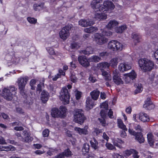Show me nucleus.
<instances>
[{"label": "nucleus", "instance_id": "obj_37", "mask_svg": "<svg viewBox=\"0 0 158 158\" xmlns=\"http://www.w3.org/2000/svg\"><path fill=\"white\" fill-rule=\"evenodd\" d=\"M118 125L119 127L122 129L126 131L127 130L126 126L124 125L121 119H119L118 120Z\"/></svg>", "mask_w": 158, "mask_h": 158}, {"label": "nucleus", "instance_id": "obj_60", "mask_svg": "<svg viewBox=\"0 0 158 158\" xmlns=\"http://www.w3.org/2000/svg\"><path fill=\"white\" fill-rule=\"evenodd\" d=\"M139 153L136 150H134V152L132 154L133 158H139V156L138 155Z\"/></svg>", "mask_w": 158, "mask_h": 158}, {"label": "nucleus", "instance_id": "obj_1", "mask_svg": "<svg viewBox=\"0 0 158 158\" xmlns=\"http://www.w3.org/2000/svg\"><path fill=\"white\" fill-rule=\"evenodd\" d=\"M102 2V0H93L91 3V6L95 11L103 10V12H106L109 10H113L114 8V4L110 1H106L104 2L103 5H101L100 3Z\"/></svg>", "mask_w": 158, "mask_h": 158}, {"label": "nucleus", "instance_id": "obj_46", "mask_svg": "<svg viewBox=\"0 0 158 158\" xmlns=\"http://www.w3.org/2000/svg\"><path fill=\"white\" fill-rule=\"evenodd\" d=\"M28 21L31 24H35L37 22V19L33 18L28 17L27 18Z\"/></svg>", "mask_w": 158, "mask_h": 158}, {"label": "nucleus", "instance_id": "obj_35", "mask_svg": "<svg viewBox=\"0 0 158 158\" xmlns=\"http://www.w3.org/2000/svg\"><path fill=\"white\" fill-rule=\"evenodd\" d=\"M102 74L103 76L105 77V79L107 81H110L111 79V76L109 74V73L104 70H101Z\"/></svg>", "mask_w": 158, "mask_h": 158}, {"label": "nucleus", "instance_id": "obj_21", "mask_svg": "<svg viewBox=\"0 0 158 158\" xmlns=\"http://www.w3.org/2000/svg\"><path fill=\"white\" fill-rule=\"evenodd\" d=\"M109 67V64L106 62H101L97 64V67L100 69L101 70H104L106 69H108Z\"/></svg>", "mask_w": 158, "mask_h": 158}, {"label": "nucleus", "instance_id": "obj_29", "mask_svg": "<svg viewBox=\"0 0 158 158\" xmlns=\"http://www.w3.org/2000/svg\"><path fill=\"white\" fill-rule=\"evenodd\" d=\"M81 52L84 54L89 55L93 53L94 49L91 47H89L86 48L85 50H82Z\"/></svg>", "mask_w": 158, "mask_h": 158}, {"label": "nucleus", "instance_id": "obj_26", "mask_svg": "<svg viewBox=\"0 0 158 158\" xmlns=\"http://www.w3.org/2000/svg\"><path fill=\"white\" fill-rule=\"evenodd\" d=\"M153 136L151 133H149L147 135V139L148 143L151 146H153L154 142Z\"/></svg>", "mask_w": 158, "mask_h": 158}, {"label": "nucleus", "instance_id": "obj_44", "mask_svg": "<svg viewBox=\"0 0 158 158\" xmlns=\"http://www.w3.org/2000/svg\"><path fill=\"white\" fill-rule=\"evenodd\" d=\"M124 79L126 83L130 82L132 81L131 79L128 75L127 74H124Z\"/></svg>", "mask_w": 158, "mask_h": 158}, {"label": "nucleus", "instance_id": "obj_31", "mask_svg": "<svg viewBox=\"0 0 158 158\" xmlns=\"http://www.w3.org/2000/svg\"><path fill=\"white\" fill-rule=\"evenodd\" d=\"M101 60V58L99 56L94 55L89 58V60L90 62L97 63Z\"/></svg>", "mask_w": 158, "mask_h": 158}, {"label": "nucleus", "instance_id": "obj_25", "mask_svg": "<svg viewBox=\"0 0 158 158\" xmlns=\"http://www.w3.org/2000/svg\"><path fill=\"white\" fill-rule=\"evenodd\" d=\"M135 86L136 88L134 90V93L135 95L142 92L143 90V87L142 84L140 83H137L135 85Z\"/></svg>", "mask_w": 158, "mask_h": 158}, {"label": "nucleus", "instance_id": "obj_63", "mask_svg": "<svg viewBox=\"0 0 158 158\" xmlns=\"http://www.w3.org/2000/svg\"><path fill=\"white\" fill-rule=\"evenodd\" d=\"M60 77L61 75L59 73H58L56 75H55L54 77L53 76L52 77V80L54 81H56L57 80V79Z\"/></svg>", "mask_w": 158, "mask_h": 158}, {"label": "nucleus", "instance_id": "obj_39", "mask_svg": "<svg viewBox=\"0 0 158 158\" xmlns=\"http://www.w3.org/2000/svg\"><path fill=\"white\" fill-rule=\"evenodd\" d=\"M113 79L114 82L116 84L118 85L123 84V81L120 78V76L114 78V77H113Z\"/></svg>", "mask_w": 158, "mask_h": 158}, {"label": "nucleus", "instance_id": "obj_40", "mask_svg": "<svg viewBox=\"0 0 158 158\" xmlns=\"http://www.w3.org/2000/svg\"><path fill=\"white\" fill-rule=\"evenodd\" d=\"M127 75L132 80L135 79L137 77V74L134 70H132L130 73H127Z\"/></svg>", "mask_w": 158, "mask_h": 158}, {"label": "nucleus", "instance_id": "obj_52", "mask_svg": "<svg viewBox=\"0 0 158 158\" xmlns=\"http://www.w3.org/2000/svg\"><path fill=\"white\" fill-rule=\"evenodd\" d=\"M70 79L71 81L75 83L77 81V78L75 76V75L73 74H72L70 76Z\"/></svg>", "mask_w": 158, "mask_h": 158}, {"label": "nucleus", "instance_id": "obj_28", "mask_svg": "<svg viewBox=\"0 0 158 158\" xmlns=\"http://www.w3.org/2000/svg\"><path fill=\"white\" fill-rule=\"evenodd\" d=\"M118 24V22L115 20H113L109 22L108 24L106 25V27L108 29H111L117 25Z\"/></svg>", "mask_w": 158, "mask_h": 158}, {"label": "nucleus", "instance_id": "obj_8", "mask_svg": "<svg viewBox=\"0 0 158 158\" xmlns=\"http://www.w3.org/2000/svg\"><path fill=\"white\" fill-rule=\"evenodd\" d=\"M139 64L141 69L146 71L151 70L153 66V63L152 62L146 59H140Z\"/></svg>", "mask_w": 158, "mask_h": 158}, {"label": "nucleus", "instance_id": "obj_34", "mask_svg": "<svg viewBox=\"0 0 158 158\" xmlns=\"http://www.w3.org/2000/svg\"><path fill=\"white\" fill-rule=\"evenodd\" d=\"M90 142L91 144V147L94 149H98V143L96 140L94 138L92 140L90 141Z\"/></svg>", "mask_w": 158, "mask_h": 158}, {"label": "nucleus", "instance_id": "obj_12", "mask_svg": "<svg viewBox=\"0 0 158 158\" xmlns=\"http://www.w3.org/2000/svg\"><path fill=\"white\" fill-rule=\"evenodd\" d=\"M94 9L95 11L94 18L96 20H104L107 18V15L105 14L106 12L102 13L103 10H99L98 9V11H96L95 9Z\"/></svg>", "mask_w": 158, "mask_h": 158}, {"label": "nucleus", "instance_id": "obj_30", "mask_svg": "<svg viewBox=\"0 0 158 158\" xmlns=\"http://www.w3.org/2000/svg\"><path fill=\"white\" fill-rule=\"evenodd\" d=\"M135 139L137 140L140 143H143L144 141V138L143 137L142 133L140 132L137 133L135 136Z\"/></svg>", "mask_w": 158, "mask_h": 158}, {"label": "nucleus", "instance_id": "obj_42", "mask_svg": "<svg viewBox=\"0 0 158 158\" xmlns=\"http://www.w3.org/2000/svg\"><path fill=\"white\" fill-rule=\"evenodd\" d=\"M24 102L27 104L30 105L32 103L33 100L30 97L27 96L26 97L25 99L24 100Z\"/></svg>", "mask_w": 158, "mask_h": 158}, {"label": "nucleus", "instance_id": "obj_13", "mask_svg": "<svg viewBox=\"0 0 158 158\" xmlns=\"http://www.w3.org/2000/svg\"><path fill=\"white\" fill-rule=\"evenodd\" d=\"M78 61L81 64L83 67L87 68L90 66L89 61L85 56H81L78 58Z\"/></svg>", "mask_w": 158, "mask_h": 158}, {"label": "nucleus", "instance_id": "obj_10", "mask_svg": "<svg viewBox=\"0 0 158 158\" xmlns=\"http://www.w3.org/2000/svg\"><path fill=\"white\" fill-rule=\"evenodd\" d=\"M72 27L71 24H69L63 28L59 33L60 38L63 40L68 38L70 35L69 31Z\"/></svg>", "mask_w": 158, "mask_h": 158}, {"label": "nucleus", "instance_id": "obj_64", "mask_svg": "<svg viewBox=\"0 0 158 158\" xmlns=\"http://www.w3.org/2000/svg\"><path fill=\"white\" fill-rule=\"evenodd\" d=\"M114 158H124V157L119 154L114 153L113 155Z\"/></svg>", "mask_w": 158, "mask_h": 158}, {"label": "nucleus", "instance_id": "obj_19", "mask_svg": "<svg viewBox=\"0 0 158 158\" xmlns=\"http://www.w3.org/2000/svg\"><path fill=\"white\" fill-rule=\"evenodd\" d=\"M139 118L141 121L144 122L149 120V117L146 113L143 112L139 113Z\"/></svg>", "mask_w": 158, "mask_h": 158}, {"label": "nucleus", "instance_id": "obj_51", "mask_svg": "<svg viewBox=\"0 0 158 158\" xmlns=\"http://www.w3.org/2000/svg\"><path fill=\"white\" fill-rule=\"evenodd\" d=\"M49 131L48 129H45L43 132V135L44 137H47L49 135Z\"/></svg>", "mask_w": 158, "mask_h": 158}, {"label": "nucleus", "instance_id": "obj_54", "mask_svg": "<svg viewBox=\"0 0 158 158\" xmlns=\"http://www.w3.org/2000/svg\"><path fill=\"white\" fill-rule=\"evenodd\" d=\"M47 50L50 54L51 55H54L55 54L54 51L52 48H47Z\"/></svg>", "mask_w": 158, "mask_h": 158}, {"label": "nucleus", "instance_id": "obj_56", "mask_svg": "<svg viewBox=\"0 0 158 158\" xmlns=\"http://www.w3.org/2000/svg\"><path fill=\"white\" fill-rule=\"evenodd\" d=\"M106 145L107 148L109 149L113 150L114 149H115L114 146L110 143H107Z\"/></svg>", "mask_w": 158, "mask_h": 158}, {"label": "nucleus", "instance_id": "obj_49", "mask_svg": "<svg viewBox=\"0 0 158 158\" xmlns=\"http://www.w3.org/2000/svg\"><path fill=\"white\" fill-rule=\"evenodd\" d=\"M120 73H119L118 71L116 69L115 70L113 71V78H116V77L120 76Z\"/></svg>", "mask_w": 158, "mask_h": 158}, {"label": "nucleus", "instance_id": "obj_4", "mask_svg": "<svg viewBox=\"0 0 158 158\" xmlns=\"http://www.w3.org/2000/svg\"><path fill=\"white\" fill-rule=\"evenodd\" d=\"M74 122L81 124L86 119L83 110L81 109H75L73 112Z\"/></svg>", "mask_w": 158, "mask_h": 158}, {"label": "nucleus", "instance_id": "obj_7", "mask_svg": "<svg viewBox=\"0 0 158 158\" xmlns=\"http://www.w3.org/2000/svg\"><path fill=\"white\" fill-rule=\"evenodd\" d=\"M101 108L103 109L100 112V114L102 118H98V120L102 126H105L106 124L105 119L107 114V111L108 109V104L106 102L102 103L101 105Z\"/></svg>", "mask_w": 158, "mask_h": 158}, {"label": "nucleus", "instance_id": "obj_2", "mask_svg": "<svg viewBox=\"0 0 158 158\" xmlns=\"http://www.w3.org/2000/svg\"><path fill=\"white\" fill-rule=\"evenodd\" d=\"M102 2V0H93L91 3V6L95 11L103 10V12H106L109 10H113L114 8V4L110 1H106L104 2L103 5H101L100 3Z\"/></svg>", "mask_w": 158, "mask_h": 158}, {"label": "nucleus", "instance_id": "obj_3", "mask_svg": "<svg viewBox=\"0 0 158 158\" xmlns=\"http://www.w3.org/2000/svg\"><path fill=\"white\" fill-rule=\"evenodd\" d=\"M72 86L70 85H68L67 86H64L62 88L60 93V99L62 101L64 104H68L69 103L70 96L69 95V89H70Z\"/></svg>", "mask_w": 158, "mask_h": 158}, {"label": "nucleus", "instance_id": "obj_55", "mask_svg": "<svg viewBox=\"0 0 158 158\" xmlns=\"http://www.w3.org/2000/svg\"><path fill=\"white\" fill-rule=\"evenodd\" d=\"M134 149H131L130 150H127L125 152L126 155L127 156H129L131 154H133L134 152Z\"/></svg>", "mask_w": 158, "mask_h": 158}, {"label": "nucleus", "instance_id": "obj_48", "mask_svg": "<svg viewBox=\"0 0 158 158\" xmlns=\"http://www.w3.org/2000/svg\"><path fill=\"white\" fill-rule=\"evenodd\" d=\"M4 150V151H13L15 150V148L12 145H9V146H7L5 149Z\"/></svg>", "mask_w": 158, "mask_h": 158}, {"label": "nucleus", "instance_id": "obj_45", "mask_svg": "<svg viewBox=\"0 0 158 158\" xmlns=\"http://www.w3.org/2000/svg\"><path fill=\"white\" fill-rule=\"evenodd\" d=\"M63 152L64 157H69L71 155L72 152L69 148L65 149Z\"/></svg>", "mask_w": 158, "mask_h": 158}, {"label": "nucleus", "instance_id": "obj_24", "mask_svg": "<svg viewBox=\"0 0 158 158\" xmlns=\"http://www.w3.org/2000/svg\"><path fill=\"white\" fill-rule=\"evenodd\" d=\"M52 116L54 118L60 117L59 110L57 108H53L51 111Z\"/></svg>", "mask_w": 158, "mask_h": 158}, {"label": "nucleus", "instance_id": "obj_32", "mask_svg": "<svg viewBox=\"0 0 158 158\" xmlns=\"http://www.w3.org/2000/svg\"><path fill=\"white\" fill-rule=\"evenodd\" d=\"M60 110H59L60 117L61 118H63L66 115L67 110L65 107L62 106L60 107Z\"/></svg>", "mask_w": 158, "mask_h": 158}, {"label": "nucleus", "instance_id": "obj_11", "mask_svg": "<svg viewBox=\"0 0 158 158\" xmlns=\"http://www.w3.org/2000/svg\"><path fill=\"white\" fill-rule=\"evenodd\" d=\"M94 40L99 45H102L107 43V38L103 36L101 33H96L94 35Z\"/></svg>", "mask_w": 158, "mask_h": 158}, {"label": "nucleus", "instance_id": "obj_53", "mask_svg": "<svg viewBox=\"0 0 158 158\" xmlns=\"http://www.w3.org/2000/svg\"><path fill=\"white\" fill-rule=\"evenodd\" d=\"M80 46L79 45V44L77 43L74 42L72 43L71 44V48L72 49H77Z\"/></svg>", "mask_w": 158, "mask_h": 158}, {"label": "nucleus", "instance_id": "obj_43", "mask_svg": "<svg viewBox=\"0 0 158 158\" xmlns=\"http://www.w3.org/2000/svg\"><path fill=\"white\" fill-rule=\"evenodd\" d=\"M101 34L104 36H110L112 35V33L111 31H106V30H103L102 31Z\"/></svg>", "mask_w": 158, "mask_h": 158}, {"label": "nucleus", "instance_id": "obj_57", "mask_svg": "<svg viewBox=\"0 0 158 158\" xmlns=\"http://www.w3.org/2000/svg\"><path fill=\"white\" fill-rule=\"evenodd\" d=\"M109 55V53L106 52H103L99 54V55L101 57H103L105 56H107Z\"/></svg>", "mask_w": 158, "mask_h": 158}, {"label": "nucleus", "instance_id": "obj_50", "mask_svg": "<svg viewBox=\"0 0 158 158\" xmlns=\"http://www.w3.org/2000/svg\"><path fill=\"white\" fill-rule=\"evenodd\" d=\"M33 8L35 10L37 11L40 10L41 9L42 7L41 5L38 4H35L33 5Z\"/></svg>", "mask_w": 158, "mask_h": 158}, {"label": "nucleus", "instance_id": "obj_47", "mask_svg": "<svg viewBox=\"0 0 158 158\" xmlns=\"http://www.w3.org/2000/svg\"><path fill=\"white\" fill-rule=\"evenodd\" d=\"M43 82H42L41 84L40 83L38 85L37 87L36 88L37 91L39 92V93H40L42 91V85H44V80H43Z\"/></svg>", "mask_w": 158, "mask_h": 158}, {"label": "nucleus", "instance_id": "obj_18", "mask_svg": "<svg viewBox=\"0 0 158 158\" xmlns=\"http://www.w3.org/2000/svg\"><path fill=\"white\" fill-rule=\"evenodd\" d=\"M79 24L83 27H86L90 26L94 23L93 21H90L89 19H81L78 22Z\"/></svg>", "mask_w": 158, "mask_h": 158}, {"label": "nucleus", "instance_id": "obj_20", "mask_svg": "<svg viewBox=\"0 0 158 158\" xmlns=\"http://www.w3.org/2000/svg\"><path fill=\"white\" fill-rule=\"evenodd\" d=\"M49 98L48 93L45 90H43L41 94V99L43 103H45L48 101Z\"/></svg>", "mask_w": 158, "mask_h": 158}, {"label": "nucleus", "instance_id": "obj_14", "mask_svg": "<svg viewBox=\"0 0 158 158\" xmlns=\"http://www.w3.org/2000/svg\"><path fill=\"white\" fill-rule=\"evenodd\" d=\"M22 135L24 138H20L21 141L26 143H30L33 140V138L30 136V134L27 131H24L23 132Z\"/></svg>", "mask_w": 158, "mask_h": 158}, {"label": "nucleus", "instance_id": "obj_58", "mask_svg": "<svg viewBox=\"0 0 158 158\" xmlns=\"http://www.w3.org/2000/svg\"><path fill=\"white\" fill-rule=\"evenodd\" d=\"M89 80L93 83L95 82L96 81V79L94 77H93L92 75H90L89 78Z\"/></svg>", "mask_w": 158, "mask_h": 158}, {"label": "nucleus", "instance_id": "obj_6", "mask_svg": "<svg viewBox=\"0 0 158 158\" xmlns=\"http://www.w3.org/2000/svg\"><path fill=\"white\" fill-rule=\"evenodd\" d=\"M29 79L27 76L21 77L18 79L17 83L20 90V93L23 96L25 95V87Z\"/></svg>", "mask_w": 158, "mask_h": 158}, {"label": "nucleus", "instance_id": "obj_33", "mask_svg": "<svg viewBox=\"0 0 158 158\" xmlns=\"http://www.w3.org/2000/svg\"><path fill=\"white\" fill-rule=\"evenodd\" d=\"M98 28L96 27H91L88 28H85L84 30V31L85 32L90 33L96 32Z\"/></svg>", "mask_w": 158, "mask_h": 158}, {"label": "nucleus", "instance_id": "obj_16", "mask_svg": "<svg viewBox=\"0 0 158 158\" xmlns=\"http://www.w3.org/2000/svg\"><path fill=\"white\" fill-rule=\"evenodd\" d=\"M131 64L127 63L121 64L119 66L118 69L122 72H124L131 69Z\"/></svg>", "mask_w": 158, "mask_h": 158}, {"label": "nucleus", "instance_id": "obj_22", "mask_svg": "<svg viewBox=\"0 0 158 158\" xmlns=\"http://www.w3.org/2000/svg\"><path fill=\"white\" fill-rule=\"evenodd\" d=\"M100 94V92L98 90H94L91 92L90 94L92 99L94 100H96L98 98Z\"/></svg>", "mask_w": 158, "mask_h": 158}, {"label": "nucleus", "instance_id": "obj_17", "mask_svg": "<svg viewBox=\"0 0 158 158\" xmlns=\"http://www.w3.org/2000/svg\"><path fill=\"white\" fill-rule=\"evenodd\" d=\"M86 109L88 110L92 109L94 105V102L90 97H88L86 98Z\"/></svg>", "mask_w": 158, "mask_h": 158}, {"label": "nucleus", "instance_id": "obj_61", "mask_svg": "<svg viewBox=\"0 0 158 158\" xmlns=\"http://www.w3.org/2000/svg\"><path fill=\"white\" fill-rule=\"evenodd\" d=\"M0 144H6V142L5 140L2 137H0Z\"/></svg>", "mask_w": 158, "mask_h": 158}, {"label": "nucleus", "instance_id": "obj_41", "mask_svg": "<svg viewBox=\"0 0 158 158\" xmlns=\"http://www.w3.org/2000/svg\"><path fill=\"white\" fill-rule=\"evenodd\" d=\"M89 146L88 144L85 143L84 144L82 148V151L83 152H85V153H87L89 152Z\"/></svg>", "mask_w": 158, "mask_h": 158}, {"label": "nucleus", "instance_id": "obj_38", "mask_svg": "<svg viewBox=\"0 0 158 158\" xmlns=\"http://www.w3.org/2000/svg\"><path fill=\"white\" fill-rule=\"evenodd\" d=\"M132 38L134 40L135 42H139L141 39V36L138 34L133 33L132 34Z\"/></svg>", "mask_w": 158, "mask_h": 158}, {"label": "nucleus", "instance_id": "obj_62", "mask_svg": "<svg viewBox=\"0 0 158 158\" xmlns=\"http://www.w3.org/2000/svg\"><path fill=\"white\" fill-rule=\"evenodd\" d=\"M64 157L63 152L56 155L55 157V158H63Z\"/></svg>", "mask_w": 158, "mask_h": 158}, {"label": "nucleus", "instance_id": "obj_5", "mask_svg": "<svg viewBox=\"0 0 158 158\" xmlns=\"http://www.w3.org/2000/svg\"><path fill=\"white\" fill-rule=\"evenodd\" d=\"M16 90V88L13 86L4 88L2 90V96L6 100L10 101L13 98V93H15Z\"/></svg>", "mask_w": 158, "mask_h": 158}, {"label": "nucleus", "instance_id": "obj_9", "mask_svg": "<svg viewBox=\"0 0 158 158\" xmlns=\"http://www.w3.org/2000/svg\"><path fill=\"white\" fill-rule=\"evenodd\" d=\"M108 48L113 51H121L123 48V45L118 41L112 40L109 42Z\"/></svg>", "mask_w": 158, "mask_h": 158}, {"label": "nucleus", "instance_id": "obj_27", "mask_svg": "<svg viewBox=\"0 0 158 158\" xmlns=\"http://www.w3.org/2000/svg\"><path fill=\"white\" fill-rule=\"evenodd\" d=\"M118 62V59L117 57L114 58L110 60L109 64L113 68L116 67Z\"/></svg>", "mask_w": 158, "mask_h": 158}, {"label": "nucleus", "instance_id": "obj_15", "mask_svg": "<svg viewBox=\"0 0 158 158\" xmlns=\"http://www.w3.org/2000/svg\"><path fill=\"white\" fill-rule=\"evenodd\" d=\"M143 107L147 110H150L154 108L155 105L151 101V98H148L145 102Z\"/></svg>", "mask_w": 158, "mask_h": 158}, {"label": "nucleus", "instance_id": "obj_23", "mask_svg": "<svg viewBox=\"0 0 158 158\" xmlns=\"http://www.w3.org/2000/svg\"><path fill=\"white\" fill-rule=\"evenodd\" d=\"M87 127H85L84 128H81L79 127H75L74 130L80 135H86L88 134V131L87 130Z\"/></svg>", "mask_w": 158, "mask_h": 158}, {"label": "nucleus", "instance_id": "obj_59", "mask_svg": "<svg viewBox=\"0 0 158 158\" xmlns=\"http://www.w3.org/2000/svg\"><path fill=\"white\" fill-rule=\"evenodd\" d=\"M128 132L130 134L133 135L135 136L137 134V133H136L133 129L130 128H129L128 129Z\"/></svg>", "mask_w": 158, "mask_h": 158}, {"label": "nucleus", "instance_id": "obj_36", "mask_svg": "<svg viewBox=\"0 0 158 158\" xmlns=\"http://www.w3.org/2000/svg\"><path fill=\"white\" fill-rule=\"evenodd\" d=\"M127 27L126 25H122L117 27L115 29V31L117 33H122L126 29Z\"/></svg>", "mask_w": 158, "mask_h": 158}]
</instances>
